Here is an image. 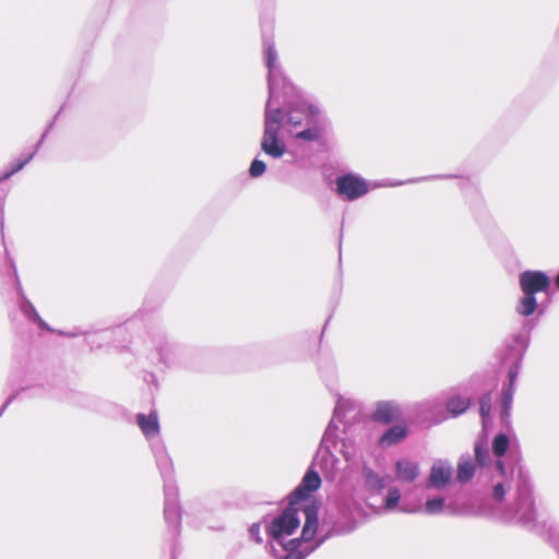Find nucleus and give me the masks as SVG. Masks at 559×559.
Returning a JSON list of instances; mask_svg holds the SVG:
<instances>
[{"label": "nucleus", "mask_w": 559, "mask_h": 559, "mask_svg": "<svg viewBox=\"0 0 559 559\" xmlns=\"http://www.w3.org/2000/svg\"><path fill=\"white\" fill-rule=\"evenodd\" d=\"M511 485L507 479L498 480L492 487L491 497L497 506H484L479 513L492 516L506 523H513L532 528L535 523V503L531 488L527 485L518 487L514 501L510 506H501Z\"/></svg>", "instance_id": "f257e3e1"}, {"label": "nucleus", "mask_w": 559, "mask_h": 559, "mask_svg": "<svg viewBox=\"0 0 559 559\" xmlns=\"http://www.w3.org/2000/svg\"><path fill=\"white\" fill-rule=\"evenodd\" d=\"M263 46L265 67L267 68L269 53L273 52V67L277 72V97L274 100L273 107L281 108L283 105L285 107V114L283 112L284 118L286 117L288 124H290L294 129H297L307 123V119L310 115L309 107L318 106L311 103L305 95H302L301 92L297 90V87L294 86L283 74L282 69L277 62V51L273 40L265 39Z\"/></svg>", "instance_id": "f03ea898"}, {"label": "nucleus", "mask_w": 559, "mask_h": 559, "mask_svg": "<svg viewBox=\"0 0 559 559\" xmlns=\"http://www.w3.org/2000/svg\"><path fill=\"white\" fill-rule=\"evenodd\" d=\"M267 59L269 98L265 105L264 131L261 139V150L265 155L272 158H281L286 153V144L283 139L280 138L284 116L282 108L273 107L274 100L277 97V72L273 67L274 53L270 52Z\"/></svg>", "instance_id": "7ed1b4c3"}, {"label": "nucleus", "mask_w": 559, "mask_h": 559, "mask_svg": "<svg viewBox=\"0 0 559 559\" xmlns=\"http://www.w3.org/2000/svg\"><path fill=\"white\" fill-rule=\"evenodd\" d=\"M151 450L154 454L156 466L164 480V515L167 525L178 533L180 526L179 492L174 483V464L165 443L160 439L151 441Z\"/></svg>", "instance_id": "20e7f679"}, {"label": "nucleus", "mask_w": 559, "mask_h": 559, "mask_svg": "<svg viewBox=\"0 0 559 559\" xmlns=\"http://www.w3.org/2000/svg\"><path fill=\"white\" fill-rule=\"evenodd\" d=\"M353 408L354 402L350 400L343 397L337 400L333 417L330 420L322 438V447L325 448V451L322 453L321 461H324L325 463L331 461L332 464L337 461L330 450L331 447H333L335 450H338L347 462L353 461L355 456V449L353 444L348 441V438H341L338 436V424L343 423V418Z\"/></svg>", "instance_id": "39448f33"}, {"label": "nucleus", "mask_w": 559, "mask_h": 559, "mask_svg": "<svg viewBox=\"0 0 559 559\" xmlns=\"http://www.w3.org/2000/svg\"><path fill=\"white\" fill-rule=\"evenodd\" d=\"M297 513L298 506L289 501L288 507L266 525V534L272 542L283 545L284 539L298 528L300 520Z\"/></svg>", "instance_id": "423d86ee"}, {"label": "nucleus", "mask_w": 559, "mask_h": 559, "mask_svg": "<svg viewBox=\"0 0 559 559\" xmlns=\"http://www.w3.org/2000/svg\"><path fill=\"white\" fill-rule=\"evenodd\" d=\"M370 191L366 179L354 173L343 174L335 179V192L344 201H355Z\"/></svg>", "instance_id": "0eeeda50"}, {"label": "nucleus", "mask_w": 559, "mask_h": 559, "mask_svg": "<svg viewBox=\"0 0 559 559\" xmlns=\"http://www.w3.org/2000/svg\"><path fill=\"white\" fill-rule=\"evenodd\" d=\"M310 115L305 124V129L295 133L296 140L314 142L322 138L329 122L325 115L319 107H309Z\"/></svg>", "instance_id": "6e6552de"}, {"label": "nucleus", "mask_w": 559, "mask_h": 559, "mask_svg": "<svg viewBox=\"0 0 559 559\" xmlns=\"http://www.w3.org/2000/svg\"><path fill=\"white\" fill-rule=\"evenodd\" d=\"M519 284L523 294L535 295L546 292L550 286V280L543 271H524L520 274Z\"/></svg>", "instance_id": "1a4fd4ad"}, {"label": "nucleus", "mask_w": 559, "mask_h": 559, "mask_svg": "<svg viewBox=\"0 0 559 559\" xmlns=\"http://www.w3.org/2000/svg\"><path fill=\"white\" fill-rule=\"evenodd\" d=\"M321 485V478L319 474L309 468L302 477L300 484L294 489L289 496L292 504L298 506L300 502L306 501L310 495L318 490Z\"/></svg>", "instance_id": "9d476101"}, {"label": "nucleus", "mask_w": 559, "mask_h": 559, "mask_svg": "<svg viewBox=\"0 0 559 559\" xmlns=\"http://www.w3.org/2000/svg\"><path fill=\"white\" fill-rule=\"evenodd\" d=\"M491 448L493 455L497 457L495 468L503 478H506V466L501 459L507 454L510 448L509 436L506 432L497 433L492 440Z\"/></svg>", "instance_id": "9b49d317"}, {"label": "nucleus", "mask_w": 559, "mask_h": 559, "mask_svg": "<svg viewBox=\"0 0 559 559\" xmlns=\"http://www.w3.org/2000/svg\"><path fill=\"white\" fill-rule=\"evenodd\" d=\"M401 415L399 405L392 401H380L376 404L372 419L381 424H390Z\"/></svg>", "instance_id": "f8f14e48"}, {"label": "nucleus", "mask_w": 559, "mask_h": 559, "mask_svg": "<svg viewBox=\"0 0 559 559\" xmlns=\"http://www.w3.org/2000/svg\"><path fill=\"white\" fill-rule=\"evenodd\" d=\"M451 476V465L447 461H438L431 467L429 484L433 488H442L450 481Z\"/></svg>", "instance_id": "ddd939ff"}, {"label": "nucleus", "mask_w": 559, "mask_h": 559, "mask_svg": "<svg viewBox=\"0 0 559 559\" xmlns=\"http://www.w3.org/2000/svg\"><path fill=\"white\" fill-rule=\"evenodd\" d=\"M136 423L150 442L159 439V423L156 412H152L148 415L138 414Z\"/></svg>", "instance_id": "4468645a"}, {"label": "nucleus", "mask_w": 559, "mask_h": 559, "mask_svg": "<svg viewBox=\"0 0 559 559\" xmlns=\"http://www.w3.org/2000/svg\"><path fill=\"white\" fill-rule=\"evenodd\" d=\"M408 435V429L404 425H393L388 428L378 440L382 449H386L401 443Z\"/></svg>", "instance_id": "2eb2a0df"}, {"label": "nucleus", "mask_w": 559, "mask_h": 559, "mask_svg": "<svg viewBox=\"0 0 559 559\" xmlns=\"http://www.w3.org/2000/svg\"><path fill=\"white\" fill-rule=\"evenodd\" d=\"M395 474L401 483L411 484L419 475V466L416 462L407 459L397 460L395 463Z\"/></svg>", "instance_id": "dca6fc26"}, {"label": "nucleus", "mask_w": 559, "mask_h": 559, "mask_svg": "<svg viewBox=\"0 0 559 559\" xmlns=\"http://www.w3.org/2000/svg\"><path fill=\"white\" fill-rule=\"evenodd\" d=\"M514 343L522 347V353L520 355V358L509 367L508 384H503V386H502V388H512L513 391H515V382H516L518 376L520 373L521 359L523 356V350L525 349V347L527 345V338L524 334L519 333L514 336Z\"/></svg>", "instance_id": "f3484780"}, {"label": "nucleus", "mask_w": 559, "mask_h": 559, "mask_svg": "<svg viewBox=\"0 0 559 559\" xmlns=\"http://www.w3.org/2000/svg\"><path fill=\"white\" fill-rule=\"evenodd\" d=\"M515 391L512 388H502L500 400V419L506 428L511 427V411Z\"/></svg>", "instance_id": "a211bd4d"}, {"label": "nucleus", "mask_w": 559, "mask_h": 559, "mask_svg": "<svg viewBox=\"0 0 559 559\" xmlns=\"http://www.w3.org/2000/svg\"><path fill=\"white\" fill-rule=\"evenodd\" d=\"M361 474L366 488L372 492H380L385 486V477L380 476L366 464L362 466Z\"/></svg>", "instance_id": "6ab92c4d"}, {"label": "nucleus", "mask_w": 559, "mask_h": 559, "mask_svg": "<svg viewBox=\"0 0 559 559\" xmlns=\"http://www.w3.org/2000/svg\"><path fill=\"white\" fill-rule=\"evenodd\" d=\"M19 308L29 322L37 324L44 330H50L49 325L40 318L34 305L26 296H23V299L19 301Z\"/></svg>", "instance_id": "aec40b11"}, {"label": "nucleus", "mask_w": 559, "mask_h": 559, "mask_svg": "<svg viewBox=\"0 0 559 559\" xmlns=\"http://www.w3.org/2000/svg\"><path fill=\"white\" fill-rule=\"evenodd\" d=\"M474 454L478 467L483 468L491 463V455L485 437L475 442Z\"/></svg>", "instance_id": "412c9836"}, {"label": "nucleus", "mask_w": 559, "mask_h": 559, "mask_svg": "<svg viewBox=\"0 0 559 559\" xmlns=\"http://www.w3.org/2000/svg\"><path fill=\"white\" fill-rule=\"evenodd\" d=\"M476 466L473 464L471 456H461L457 463L456 479L460 483L469 481L475 475Z\"/></svg>", "instance_id": "4be33fe9"}, {"label": "nucleus", "mask_w": 559, "mask_h": 559, "mask_svg": "<svg viewBox=\"0 0 559 559\" xmlns=\"http://www.w3.org/2000/svg\"><path fill=\"white\" fill-rule=\"evenodd\" d=\"M471 406V399L461 396V395H454L450 397L447 402V411L453 416L457 417L465 413L468 407Z\"/></svg>", "instance_id": "5701e85b"}, {"label": "nucleus", "mask_w": 559, "mask_h": 559, "mask_svg": "<svg viewBox=\"0 0 559 559\" xmlns=\"http://www.w3.org/2000/svg\"><path fill=\"white\" fill-rule=\"evenodd\" d=\"M536 308L537 300L535 295L524 294V296L519 301L516 311L521 316L530 317L535 312Z\"/></svg>", "instance_id": "b1692460"}, {"label": "nucleus", "mask_w": 559, "mask_h": 559, "mask_svg": "<svg viewBox=\"0 0 559 559\" xmlns=\"http://www.w3.org/2000/svg\"><path fill=\"white\" fill-rule=\"evenodd\" d=\"M492 404L491 393H485L479 397V415L481 417L483 430L487 427V421L490 416Z\"/></svg>", "instance_id": "393cba45"}, {"label": "nucleus", "mask_w": 559, "mask_h": 559, "mask_svg": "<svg viewBox=\"0 0 559 559\" xmlns=\"http://www.w3.org/2000/svg\"><path fill=\"white\" fill-rule=\"evenodd\" d=\"M34 156L35 153H31L26 157L20 158L15 163L11 164L9 168L0 176V182L9 179L14 174L22 170L25 167V165H27L34 158Z\"/></svg>", "instance_id": "a878e982"}, {"label": "nucleus", "mask_w": 559, "mask_h": 559, "mask_svg": "<svg viewBox=\"0 0 559 559\" xmlns=\"http://www.w3.org/2000/svg\"><path fill=\"white\" fill-rule=\"evenodd\" d=\"M157 352L160 357V360L165 364H171L173 357L171 354L175 352V346L167 341H162L157 344Z\"/></svg>", "instance_id": "bb28decb"}, {"label": "nucleus", "mask_w": 559, "mask_h": 559, "mask_svg": "<svg viewBox=\"0 0 559 559\" xmlns=\"http://www.w3.org/2000/svg\"><path fill=\"white\" fill-rule=\"evenodd\" d=\"M445 501L441 497L430 498L426 501L425 511L428 514H438L444 508Z\"/></svg>", "instance_id": "cd10ccee"}, {"label": "nucleus", "mask_w": 559, "mask_h": 559, "mask_svg": "<svg viewBox=\"0 0 559 559\" xmlns=\"http://www.w3.org/2000/svg\"><path fill=\"white\" fill-rule=\"evenodd\" d=\"M401 499V492L397 488H390L385 497L384 507L386 510H393Z\"/></svg>", "instance_id": "c85d7f7f"}, {"label": "nucleus", "mask_w": 559, "mask_h": 559, "mask_svg": "<svg viewBox=\"0 0 559 559\" xmlns=\"http://www.w3.org/2000/svg\"><path fill=\"white\" fill-rule=\"evenodd\" d=\"M265 170H266V164L259 158H254L251 162V165L249 168V174L252 178H259L265 173Z\"/></svg>", "instance_id": "c756f323"}, {"label": "nucleus", "mask_w": 559, "mask_h": 559, "mask_svg": "<svg viewBox=\"0 0 559 559\" xmlns=\"http://www.w3.org/2000/svg\"><path fill=\"white\" fill-rule=\"evenodd\" d=\"M260 533H261V524L253 523L249 528V534L259 544L262 543V537H261Z\"/></svg>", "instance_id": "7c9ffc66"}, {"label": "nucleus", "mask_w": 559, "mask_h": 559, "mask_svg": "<svg viewBox=\"0 0 559 559\" xmlns=\"http://www.w3.org/2000/svg\"><path fill=\"white\" fill-rule=\"evenodd\" d=\"M10 264L13 267V273H14L15 281H16L17 294H19L20 300H22L23 296H25V294H24V290L22 288L21 282L19 280L17 271H16L15 264H14L12 259H10Z\"/></svg>", "instance_id": "2f4dec72"}, {"label": "nucleus", "mask_w": 559, "mask_h": 559, "mask_svg": "<svg viewBox=\"0 0 559 559\" xmlns=\"http://www.w3.org/2000/svg\"><path fill=\"white\" fill-rule=\"evenodd\" d=\"M59 334L67 336V337H76L79 335H82L83 332L75 329L74 331H70V332L60 331Z\"/></svg>", "instance_id": "473e14b6"}, {"label": "nucleus", "mask_w": 559, "mask_h": 559, "mask_svg": "<svg viewBox=\"0 0 559 559\" xmlns=\"http://www.w3.org/2000/svg\"><path fill=\"white\" fill-rule=\"evenodd\" d=\"M14 395L10 396L5 402L4 404L1 406L0 408V417L2 416V414L4 413V411L9 407V405L12 403V401L14 400Z\"/></svg>", "instance_id": "72a5a7b5"}, {"label": "nucleus", "mask_w": 559, "mask_h": 559, "mask_svg": "<svg viewBox=\"0 0 559 559\" xmlns=\"http://www.w3.org/2000/svg\"><path fill=\"white\" fill-rule=\"evenodd\" d=\"M46 138V133H44L40 138V140L38 141V143L36 144V147H35V151L33 153L36 154L37 150L40 147V145L43 144L44 140Z\"/></svg>", "instance_id": "f704fd0d"}, {"label": "nucleus", "mask_w": 559, "mask_h": 559, "mask_svg": "<svg viewBox=\"0 0 559 559\" xmlns=\"http://www.w3.org/2000/svg\"><path fill=\"white\" fill-rule=\"evenodd\" d=\"M448 509L450 510V512H451L452 514H459V513H460V512H459L455 508H453L452 506H448Z\"/></svg>", "instance_id": "c9c22d12"}, {"label": "nucleus", "mask_w": 559, "mask_h": 559, "mask_svg": "<svg viewBox=\"0 0 559 559\" xmlns=\"http://www.w3.org/2000/svg\"><path fill=\"white\" fill-rule=\"evenodd\" d=\"M555 283H556L557 288H559V273L556 276Z\"/></svg>", "instance_id": "e433bc0d"}, {"label": "nucleus", "mask_w": 559, "mask_h": 559, "mask_svg": "<svg viewBox=\"0 0 559 559\" xmlns=\"http://www.w3.org/2000/svg\"><path fill=\"white\" fill-rule=\"evenodd\" d=\"M342 433H343V435H347V431H346V424H344V428H343V430H342Z\"/></svg>", "instance_id": "4c0bfd02"}]
</instances>
